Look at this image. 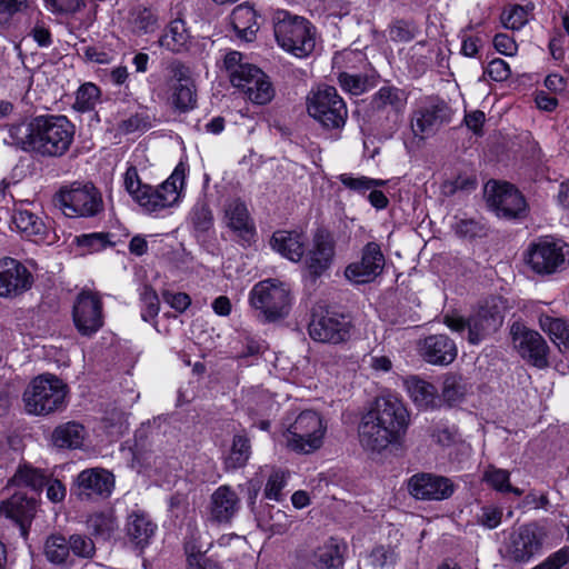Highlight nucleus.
Wrapping results in <instances>:
<instances>
[{"label": "nucleus", "instance_id": "nucleus-39", "mask_svg": "<svg viewBox=\"0 0 569 569\" xmlns=\"http://www.w3.org/2000/svg\"><path fill=\"white\" fill-rule=\"evenodd\" d=\"M261 473L267 477L264 497L270 500L280 501L283 497V489L288 483L289 473L280 468L264 467Z\"/></svg>", "mask_w": 569, "mask_h": 569}, {"label": "nucleus", "instance_id": "nucleus-27", "mask_svg": "<svg viewBox=\"0 0 569 569\" xmlns=\"http://www.w3.org/2000/svg\"><path fill=\"white\" fill-rule=\"evenodd\" d=\"M347 545L338 538H330L312 553L310 563L316 569H336L343 562Z\"/></svg>", "mask_w": 569, "mask_h": 569}, {"label": "nucleus", "instance_id": "nucleus-36", "mask_svg": "<svg viewBox=\"0 0 569 569\" xmlns=\"http://www.w3.org/2000/svg\"><path fill=\"white\" fill-rule=\"evenodd\" d=\"M407 103V94L396 87H382L373 96L372 106L378 110L399 113Z\"/></svg>", "mask_w": 569, "mask_h": 569}, {"label": "nucleus", "instance_id": "nucleus-56", "mask_svg": "<svg viewBox=\"0 0 569 569\" xmlns=\"http://www.w3.org/2000/svg\"><path fill=\"white\" fill-rule=\"evenodd\" d=\"M191 221L193 226L201 231L208 230L212 222L211 211L204 203H198L191 211Z\"/></svg>", "mask_w": 569, "mask_h": 569}, {"label": "nucleus", "instance_id": "nucleus-26", "mask_svg": "<svg viewBox=\"0 0 569 569\" xmlns=\"http://www.w3.org/2000/svg\"><path fill=\"white\" fill-rule=\"evenodd\" d=\"M240 508L238 495L228 486L219 487L211 496V518L218 522H228Z\"/></svg>", "mask_w": 569, "mask_h": 569}, {"label": "nucleus", "instance_id": "nucleus-64", "mask_svg": "<svg viewBox=\"0 0 569 569\" xmlns=\"http://www.w3.org/2000/svg\"><path fill=\"white\" fill-rule=\"evenodd\" d=\"M166 301L179 312H183L191 303V299L183 292H167L164 295Z\"/></svg>", "mask_w": 569, "mask_h": 569}, {"label": "nucleus", "instance_id": "nucleus-24", "mask_svg": "<svg viewBox=\"0 0 569 569\" xmlns=\"http://www.w3.org/2000/svg\"><path fill=\"white\" fill-rule=\"evenodd\" d=\"M224 222L239 238L250 242L254 236V227L248 214L247 207L239 200H231L224 209Z\"/></svg>", "mask_w": 569, "mask_h": 569}, {"label": "nucleus", "instance_id": "nucleus-33", "mask_svg": "<svg viewBox=\"0 0 569 569\" xmlns=\"http://www.w3.org/2000/svg\"><path fill=\"white\" fill-rule=\"evenodd\" d=\"M231 26L239 39L252 41L259 29L253 8L247 3L236 7L231 13Z\"/></svg>", "mask_w": 569, "mask_h": 569}, {"label": "nucleus", "instance_id": "nucleus-49", "mask_svg": "<svg viewBox=\"0 0 569 569\" xmlns=\"http://www.w3.org/2000/svg\"><path fill=\"white\" fill-rule=\"evenodd\" d=\"M28 6V0H0V26H9L13 17L23 12Z\"/></svg>", "mask_w": 569, "mask_h": 569}, {"label": "nucleus", "instance_id": "nucleus-52", "mask_svg": "<svg viewBox=\"0 0 569 569\" xmlns=\"http://www.w3.org/2000/svg\"><path fill=\"white\" fill-rule=\"evenodd\" d=\"M501 20L507 29L519 30L528 21V13L521 6H513L508 10H505Z\"/></svg>", "mask_w": 569, "mask_h": 569}, {"label": "nucleus", "instance_id": "nucleus-15", "mask_svg": "<svg viewBox=\"0 0 569 569\" xmlns=\"http://www.w3.org/2000/svg\"><path fill=\"white\" fill-rule=\"evenodd\" d=\"M72 318L79 333L91 337L103 326L101 299L90 291L80 292L73 305Z\"/></svg>", "mask_w": 569, "mask_h": 569}, {"label": "nucleus", "instance_id": "nucleus-22", "mask_svg": "<svg viewBox=\"0 0 569 569\" xmlns=\"http://www.w3.org/2000/svg\"><path fill=\"white\" fill-rule=\"evenodd\" d=\"M335 258V244L328 234L318 233L313 246L305 258V266L313 277H320L331 266Z\"/></svg>", "mask_w": 569, "mask_h": 569}, {"label": "nucleus", "instance_id": "nucleus-53", "mask_svg": "<svg viewBox=\"0 0 569 569\" xmlns=\"http://www.w3.org/2000/svg\"><path fill=\"white\" fill-rule=\"evenodd\" d=\"M69 549L82 558H90L96 551L93 541L89 537L78 533L70 536Z\"/></svg>", "mask_w": 569, "mask_h": 569}, {"label": "nucleus", "instance_id": "nucleus-5", "mask_svg": "<svg viewBox=\"0 0 569 569\" xmlns=\"http://www.w3.org/2000/svg\"><path fill=\"white\" fill-rule=\"evenodd\" d=\"M67 386L53 375L36 377L23 392L24 409L29 415L46 416L66 406Z\"/></svg>", "mask_w": 569, "mask_h": 569}, {"label": "nucleus", "instance_id": "nucleus-21", "mask_svg": "<svg viewBox=\"0 0 569 569\" xmlns=\"http://www.w3.org/2000/svg\"><path fill=\"white\" fill-rule=\"evenodd\" d=\"M32 276L28 269L13 258L0 260V296L9 297L31 287Z\"/></svg>", "mask_w": 569, "mask_h": 569}, {"label": "nucleus", "instance_id": "nucleus-11", "mask_svg": "<svg viewBox=\"0 0 569 569\" xmlns=\"http://www.w3.org/2000/svg\"><path fill=\"white\" fill-rule=\"evenodd\" d=\"M308 113L326 128L339 129L345 126L348 110L336 88L319 87L308 98Z\"/></svg>", "mask_w": 569, "mask_h": 569}, {"label": "nucleus", "instance_id": "nucleus-25", "mask_svg": "<svg viewBox=\"0 0 569 569\" xmlns=\"http://www.w3.org/2000/svg\"><path fill=\"white\" fill-rule=\"evenodd\" d=\"M0 510L20 526L21 535L26 537L27 527L36 512L34 499L16 493L1 505Z\"/></svg>", "mask_w": 569, "mask_h": 569}, {"label": "nucleus", "instance_id": "nucleus-10", "mask_svg": "<svg viewBox=\"0 0 569 569\" xmlns=\"http://www.w3.org/2000/svg\"><path fill=\"white\" fill-rule=\"evenodd\" d=\"M527 262L539 274L560 272L569 263V244L553 237L540 238L530 246Z\"/></svg>", "mask_w": 569, "mask_h": 569}, {"label": "nucleus", "instance_id": "nucleus-43", "mask_svg": "<svg viewBox=\"0 0 569 569\" xmlns=\"http://www.w3.org/2000/svg\"><path fill=\"white\" fill-rule=\"evenodd\" d=\"M250 457V445L246 437L236 436L232 441L231 449L224 459L228 469H237L243 467Z\"/></svg>", "mask_w": 569, "mask_h": 569}, {"label": "nucleus", "instance_id": "nucleus-40", "mask_svg": "<svg viewBox=\"0 0 569 569\" xmlns=\"http://www.w3.org/2000/svg\"><path fill=\"white\" fill-rule=\"evenodd\" d=\"M89 531L98 539L109 540L118 528L112 512H96L87 520Z\"/></svg>", "mask_w": 569, "mask_h": 569}, {"label": "nucleus", "instance_id": "nucleus-61", "mask_svg": "<svg viewBox=\"0 0 569 569\" xmlns=\"http://www.w3.org/2000/svg\"><path fill=\"white\" fill-rule=\"evenodd\" d=\"M495 49L507 57H513L517 54L518 44L512 37L507 33H498L493 38Z\"/></svg>", "mask_w": 569, "mask_h": 569}, {"label": "nucleus", "instance_id": "nucleus-58", "mask_svg": "<svg viewBox=\"0 0 569 569\" xmlns=\"http://www.w3.org/2000/svg\"><path fill=\"white\" fill-rule=\"evenodd\" d=\"M485 73L493 81H506L510 77L511 70L505 60L496 58L488 63Z\"/></svg>", "mask_w": 569, "mask_h": 569}, {"label": "nucleus", "instance_id": "nucleus-7", "mask_svg": "<svg viewBox=\"0 0 569 569\" xmlns=\"http://www.w3.org/2000/svg\"><path fill=\"white\" fill-rule=\"evenodd\" d=\"M188 166L179 162L171 176L158 187L144 184V214L162 217L181 199Z\"/></svg>", "mask_w": 569, "mask_h": 569}, {"label": "nucleus", "instance_id": "nucleus-46", "mask_svg": "<svg viewBox=\"0 0 569 569\" xmlns=\"http://www.w3.org/2000/svg\"><path fill=\"white\" fill-rule=\"evenodd\" d=\"M483 480L498 491L512 492L516 496L522 495V490L510 485L507 470L489 467L483 473Z\"/></svg>", "mask_w": 569, "mask_h": 569}, {"label": "nucleus", "instance_id": "nucleus-32", "mask_svg": "<svg viewBox=\"0 0 569 569\" xmlns=\"http://www.w3.org/2000/svg\"><path fill=\"white\" fill-rule=\"evenodd\" d=\"M12 221L17 230L26 238L34 242L44 241L49 233V229L41 218L29 210H16Z\"/></svg>", "mask_w": 569, "mask_h": 569}, {"label": "nucleus", "instance_id": "nucleus-9", "mask_svg": "<svg viewBox=\"0 0 569 569\" xmlns=\"http://www.w3.org/2000/svg\"><path fill=\"white\" fill-rule=\"evenodd\" d=\"M54 206L69 218L93 217L102 209V199L90 183H73L61 189L53 198Z\"/></svg>", "mask_w": 569, "mask_h": 569}, {"label": "nucleus", "instance_id": "nucleus-30", "mask_svg": "<svg viewBox=\"0 0 569 569\" xmlns=\"http://www.w3.org/2000/svg\"><path fill=\"white\" fill-rule=\"evenodd\" d=\"M403 385L408 396L418 408L429 409L438 405V391L432 383L411 376L405 379Z\"/></svg>", "mask_w": 569, "mask_h": 569}, {"label": "nucleus", "instance_id": "nucleus-34", "mask_svg": "<svg viewBox=\"0 0 569 569\" xmlns=\"http://www.w3.org/2000/svg\"><path fill=\"white\" fill-rule=\"evenodd\" d=\"M191 36L182 19L172 20L164 33L159 38V44L172 52H182L188 49Z\"/></svg>", "mask_w": 569, "mask_h": 569}, {"label": "nucleus", "instance_id": "nucleus-51", "mask_svg": "<svg viewBox=\"0 0 569 569\" xmlns=\"http://www.w3.org/2000/svg\"><path fill=\"white\" fill-rule=\"evenodd\" d=\"M395 561L393 551L383 546L376 547L366 557L365 565L372 569H382Z\"/></svg>", "mask_w": 569, "mask_h": 569}, {"label": "nucleus", "instance_id": "nucleus-50", "mask_svg": "<svg viewBox=\"0 0 569 569\" xmlns=\"http://www.w3.org/2000/svg\"><path fill=\"white\" fill-rule=\"evenodd\" d=\"M112 234L103 232H94L90 234H83L79 238V244L88 248L90 251H100L107 247L116 246L112 241Z\"/></svg>", "mask_w": 569, "mask_h": 569}, {"label": "nucleus", "instance_id": "nucleus-47", "mask_svg": "<svg viewBox=\"0 0 569 569\" xmlns=\"http://www.w3.org/2000/svg\"><path fill=\"white\" fill-rule=\"evenodd\" d=\"M455 219L452 228L460 237L475 238L485 233V224L477 219L467 217H456Z\"/></svg>", "mask_w": 569, "mask_h": 569}, {"label": "nucleus", "instance_id": "nucleus-42", "mask_svg": "<svg viewBox=\"0 0 569 569\" xmlns=\"http://www.w3.org/2000/svg\"><path fill=\"white\" fill-rule=\"evenodd\" d=\"M100 98L101 91L99 87L92 82H86L76 92L73 109L80 112L91 111L100 102Z\"/></svg>", "mask_w": 569, "mask_h": 569}, {"label": "nucleus", "instance_id": "nucleus-59", "mask_svg": "<svg viewBox=\"0 0 569 569\" xmlns=\"http://www.w3.org/2000/svg\"><path fill=\"white\" fill-rule=\"evenodd\" d=\"M502 518V509L498 506H485L481 509V513L479 516V522L488 528L495 529L497 528Z\"/></svg>", "mask_w": 569, "mask_h": 569}, {"label": "nucleus", "instance_id": "nucleus-54", "mask_svg": "<svg viewBox=\"0 0 569 569\" xmlns=\"http://www.w3.org/2000/svg\"><path fill=\"white\" fill-rule=\"evenodd\" d=\"M44 7L53 14H72L83 6V0H43Z\"/></svg>", "mask_w": 569, "mask_h": 569}, {"label": "nucleus", "instance_id": "nucleus-20", "mask_svg": "<svg viewBox=\"0 0 569 569\" xmlns=\"http://www.w3.org/2000/svg\"><path fill=\"white\" fill-rule=\"evenodd\" d=\"M408 490L416 499L443 500L453 493V485L441 476L418 473L409 479Z\"/></svg>", "mask_w": 569, "mask_h": 569}, {"label": "nucleus", "instance_id": "nucleus-14", "mask_svg": "<svg viewBox=\"0 0 569 569\" xmlns=\"http://www.w3.org/2000/svg\"><path fill=\"white\" fill-rule=\"evenodd\" d=\"M485 196L489 206L500 217L518 218L526 212L525 198L513 186L507 182L488 181L485 186Z\"/></svg>", "mask_w": 569, "mask_h": 569}, {"label": "nucleus", "instance_id": "nucleus-63", "mask_svg": "<svg viewBox=\"0 0 569 569\" xmlns=\"http://www.w3.org/2000/svg\"><path fill=\"white\" fill-rule=\"evenodd\" d=\"M29 36L38 43L39 47H49L52 43L50 30L42 21H37L31 28Z\"/></svg>", "mask_w": 569, "mask_h": 569}, {"label": "nucleus", "instance_id": "nucleus-60", "mask_svg": "<svg viewBox=\"0 0 569 569\" xmlns=\"http://www.w3.org/2000/svg\"><path fill=\"white\" fill-rule=\"evenodd\" d=\"M569 562V549L562 548L531 569H561Z\"/></svg>", "mask_w": 569, "mask_h": 569}, {"label": "nucleus", "instance_id": "nucleus-19", "mask_svg": "<svg viewBox=\"0 0 569 569\" xmlns=\"http://www.w3.org/2000/svg\"><path fill=\"white\" fill-rule=\"evenodd\" d=\"M385 266V257L377 242H368L358 261L351 262L345 270L346 278L355 283H367L378 277Z\"/></svg>", "mask_w": 569, "mask_h": 569}, {"label": "nucleus", "instance_id": "nucleus-18", "mask_svg": "<svg viewBox=\"0 0 569 569\" xmlns=\"http://www.w3.org/2000/svg\"><path fill=\"white\" fill-rule=\"evenodd\" d=\"M513 347L519 355L537 368L548 366V346L543 338L520 323L511 327Z\"/></svg>", "mask_w": 569, "mask_h": 569}, {"label": "nucleus", "instance_id": "nucleus-16", "mask_svg": "<svg viewBox=\"0 0 569 569\" xmlns=\"http://www.w3.org/2000/svg\"><path fill=\"white\" fill-rule=\"evenodd\" d=\"M351 321L348 317L336 312L313 315L309 323V336L312 340L325 343H341L349 339Z\"/></svg>", "mask_w": 569, "mask_h": 569}, {"label": "nucleus", "instance_id": "nucleus-13", "mask_svg": "<svg viewBox=\"0 0 569 569\" xmlns=\"http://www.w3.org/2000/svg\"><path fill=\"white\" fill-rule=\"evenodd\" d=\"M116 486L112 472L103 468H88L78 473L73 495L81 501H97L109 498Z\"/></svg>", "mask_w": 569, "mask_h": 569}, {"label": "nucleus", "instance_id": "nucleus-2", "mask_svg": "<svg viewBox=\"0 0 569 569\" xmlns=\"http://www.w3.org/2000/svg\"><path fill=\"white\" fill-rule=\"evenodd\" d=\"M74 136V127L64 116H39L30 122L13 124L6 141L24 151L46 157L64 154Z\"/></svg>", "mask_w": 569, "mask_h": 569}, {"label": "nucleus", "instance_id": "nucleus-3", "mask_svg": "<svg viewBox=\"0 0 569 569\" xmlns=\"http://www.w3.org/2000/svg\"><path fill=\"white\" fill-rule=\"evenodd\" d=\"M277 43L297 58L308 57L316 47V28L306 18L278 9L272 14Z\"/></svg>", "mask_w": 569, "mask_h": 569}, {"label": "nucleus", "instance_id": "nucleus-29", "mask_svg": "<svg viewBox=\"0 0 569 569\" xmlns=\"http://www.w3.org/2000/svg\"><path fill=\"white\" fill-rule=\"evenodd\" d=\"M306 238L297 231H276L270 240L274 251L290 261L297 262L302 258Z\"/></svg>", "mask_w": 569, "mask_h": 569}, {"label": "nucleus", "instance_id": "nucleus-6", "mask_svg": "<svg viewBox=\"0 0 569 569\" xmlns=\"http://www.w3.org/2000/svg\"><path fill=\"white\" fill-rule=\"evenodd\" d=\"M327 425L322 417L313 410H303L288 423L283 439L291 450L311 453L318 450L325 440Z\"/></svg>", "mask_w": 569, "mask_h": 569}, {"label": "nucleus", "instance_id": "nucleus-57", "mask_svg": "<svg viewBox=\"0 0 569 569\" xmlns=\"http://www.w3.org/2000/svg\"><path fill=\"white\" fill-rule=\"evenodd\" d=\"M126 530L131 542L139 548L142 533V516L139 513V510H132L129 513Z\"/></svg>", "mask_w": 569, "mask_h": 569}, {"label": "nucleus", "instance_id": "nucleus-1", "mask_svg": "<svg viewBox=\"0 0 569 569\" xmlns=\"http://www.w3.org/2000/svg\"><path fill=\"white\" fill-rule=\"evenodd\" d=\"M409 425V415L401 399L391 392L377 397L359 425V440L369 451L380 452L399 443Z\"/></svg>", "mask_w": 569, "mask_h": 569}, {"label": "nucleus", "instance_id": "nucleus-28", "mask_svg": "<svg viewBox=\"0 0 569 569\" xmlns=\"http://www.w3.org/2000/svg\"><path fill=\"white\" fill-rule=\"evenodd\" d=\"M237 88L241 89L247 98L256 104L268 103L274 94L271 82L259 68H256L249 77L243 80V84H239Z\"/></svg>", "mask_w": 569, "mask_h": 569}, {"label": "nucleus", "instance_id": "nucleus-8", "mask_svg": "<svg viewBox=\"0 0 569 569\" xmlns=\"http://www.w3.org/2000/svg\"><path fill=\"white\" fill-rule=\"evenodd\" d=\"M150 84L152 86V96L156 94L159 100H166L180 111L192 109L196 104L194 88L189 69L181 63L171 64L166 88H162L153 76L150 77Z\"/></svg>", "mask_w": 569, "mask_h": 569}, {"label": "nucleus", "instance_id": "nucleus-45", "mask_svg": "<svg viewBox=\"0 0 569 569\" xmlns=\"http://www.w3.org/2000/svg\"><path fill=\"white\" fill-rule=\"evenodd\" d=\"M338 179L347 189L360 194H365L372 188L382 187L386 184L385 180L371 179L365 176H355L352 173H342L338 177Z\"/></svg>", "mask_w": 569, "mask_h": 569}, {"label": "nucleus", "instance_id": "nucleus-23", "mask_svg": "<svg viewBox=\"0 0 569 569\" xmlns=\"http://www.w3.org/2000/svg\"><path fill=\"white\" fill-rule=\"evenodd\" d=\"M421 352L430 363L448 365L457 357V347L447 336L436 335L425 339Z\"/></svg>", "mask_w": 569, "mask_h": 569}, {"label": "nucleus", "instance_id": "nucleus-12", "mask_svg": "<svg viewBox=\"0 0 569 569\" xmlns=\"http://www.w3.org/2000/svg\"><path fill=\"white\" fill-rule=\"evenodd\" d=\"M445 323L451 331L458 332L461 337H466L470 343L477 345L501 326L502 318L498 312L480 309L468 320L457 315H447Z\"/></svg>", "mask_w": 569, "mask_h": 569}, {"label": "nucleus", "instance_id": "nucleus-38", "mask_svg": "<svg viewBox=\"0 0 569 569\" xmlns=\"http://www.w3.org/2000/svg\"><path fill=\"white\" fill-rule=\"evenodd\" d=\"M539 323L562 353L569 352V325L567 322L562 319L541 316Z\"/></svg>", "mask_w": 569, "mask_h": 569}, {"label": "nucleus", "instance_id": "nucleus-48", "mask_svg": "<svg viewBox=\"0 0 569 569\" xmlns=\"http://www.w3.org/2000/svg\"><path fill=\"white\" fill-rule=\"evenodd\" d=\"M123 187L124 190L131 196V198L140 206L142 200V182L137 166L129 164L127 168L123 174Z\"/></svg>", "mask_w": 569, "mask_h": 569}, {"label": "nucleus", "instance_id": "nucleus-62", "mask_svg": "<svg viewBox=\"0 0 569 569\" xmlns=\"http://www.w3.org/2000/svg\"><path fill=\"white\" fill-rule=\"evenodd\" d=\"M82 52L86 60L90 62L109 64L113 61V56L110 52L96 46H87L82 49Z\"/></svg>", "mask_w": 569, "mask_h": 569}, {"label": "nucleus", "instance_id": "nucleus-4", "mask_svg": "<svg viewBox=\"0 0 569 569\" xmlns=\"http://www.w3.org/2000/svg\"><path fill=\"white\" fill-rule=\"evenodd\" d=\"M293 302L290 284L271 278L259 281L249 292L250 307L266 321L283 319L290 312Z\"/></svg>", "mask_w": 569, "mask_h": 569}, {"label": "nucleus", "instance_id": "nucleus-31", "mask_svg": "<svg viewBox=\"0 0 569 569\" xmlns=\"http://www.w3.org/2000/svg\"><path fill=\"white\" fill-rule=\"evenodd\" d=\"M218 66L226 72L230 82L236 88L239 84H243V80L257 68L241 52L234 50L224 52Z\"/></svg>", "mask_w": 569, "mask_h": 569}, {"label": "nucleus", "instance_id": "nucleus-17", "mask_svg": "<svg viewBox=\"0 0 569 569\" xmlns=\"http://www.w3.org/2000/svg\"><path fill=\"white\" fill-rule=\"evenodd\" d=\"M546 537L545 527L538 523L521 526L510 536L507 552L515 561H528L541 550Z\"/></svg>", "mask_w": 569, "mask_h": 569}, {"label": "nucleus", "instance_id": "nucleus-44", "mask_svg": "<svg viewBox=\"0 0 569 569\" xmlns=\"http://www.w3.org/2000/svg\"><path fill=\"white\" fill-rule=\"evenodd\" d=\"M70 553L69 541L59 535L50 536L44 543V555L47 559L54 563H63Z\"/></svg>", "mask_w": 569, "mask_h": 569}, {"label": "nucleus", "instance_id": "nucleus-41", "mask_svg": "<svg viewBox=\"0 0 569 569\" xmlns=\"http://www.w3.org/2000/svg\"><path fill=\"white\" fill-rule=\"evenodd\" d=\"M47 476L30 465L20 466L13 475L11 481L16 486L29 487L33 491H39L46 483Z\"/></svg>", "mask_w": 569, "mask_h": 569}, {"label": "nucleus", "instance_id": "nucleus-35", "mask_svg": "<svg viewBox=\"0 0 569 569\" xmlns=\"http://www.w3.org/2000/svg\"><path fill=\"white\" fill-rule=\"evenodd\" d=\"M86 438V429L82 425L69 421L58 426L52 433V441L59 448H80Z\"/></svg>", "mask_w": 569, "mask_h": 569}, {"label": "nucleus", "instance_id": "nucleus-37", "mask_svg": "<svg viewBox=\"0 0 569 569\" xmlns=\"http://www.w3.org/2000/svg\"><path fill=\"white\" fill-rule=\"evenodd\" d=\"M442 111L443 108L440 106L419 109L411 120L413 133L422 137L432 132L442 122Z\"/></svg>", "mask_w": 569, "mask_h": 569}, {"label": "nucleus", "instance_id": "nucleus-55", "mask_svg": "<svg viewBox=\"0 0 569 569\" xmlns=\"http://www.w3.org/2000/svg\"><path fill=\"white\" fill-rule=\"evenodd\" d=\"M339 83L345 91L353 96H359L367 89L366 79L360 76L349 74L347 72L340 73Z\"/></svg>", "mask_w": 569, "mask_h": 569}]
</instances>
